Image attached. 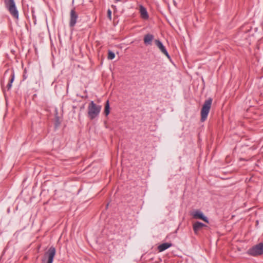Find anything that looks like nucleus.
<instances>
[{"instance_id":"f8f14e48","label":"nucleus","mask_w":263,"mask_h":263,"mask_svg":"<svg viewBox=\"0 0 263 263\" xmlns=\"http://www.w3.org/2000/svg\"><path fill=\"white\" fill-rule=\"evenodd\" d=\"M154 36L152 34H148L145 35L144 38V42L145 44H151Z\"/></svg>"},{"instance_id":"f03ea898","label":"nucleus","mask_w":263,"mask_h":263,"mask_svg":"<svg viewBox=\"0 0 263 263\" xmlns=\"http://www.w3.org/2000/svg\"><path fill=\"white\" fill-rule=\"evenodd\" d=\"M212 99L209 98L205 100L201 110V121L204 122L207 118L211 107Z\"/></svg>"},{"instance_id":"4468645a","label":"nucleus","mask_w":263,"mask_h":263,"mask_svg":"<svg viewBox=\"0 0 263 263\" xmlns=\"http://www.w3.org/2000/svg\"><path fill=\"white\" fill-rule=\"evenodd\" d=\"M14 79V76L12 75V76L10 80V82H9V83L8 84V85L7 86V88L8 90H9L11 88L12 83H13Z\"/></svg>"},{"instance_id":"39448f33","label":"nucleus","mask_w":263,"mask_h":263,"mask_svg":"<svg viewBox=\"0 0 263 263\" xmlns=\"http://www.w3.org/2000/svg\"><path fill=\"white\" fill-rule=\"evenodd\" d=\"M248 254L252 256H258L263 254V243H260L248 251Z\"/></svg>"},{"instance_id":"ddd939ff","label":"nucleus","mask_w":263,"mask_h":263,"mask_svg":"<svg viewBox=\"0 0 263 263\" xmlns=\"http://www.w3.org/2000/svg\"><path fill=\"white\" fill-rule=\"evenodd\" d=\"M104 112L106 116H108L110 112V107H109V101H107L105 106V110Z\"/></svg>"},{"instance_id":"1a4fd4ad","label":"nucleus","mask_w":263,"mask_h":263,"mask_svg":"<svg viewBox=\"0 0 263 263\" xmlns=\"http://www.w3.org/2000/svg\"><path fill=\"white\" fill-rule=\"evenodd\" d=\"M205 226V224L200 222H196L193 224V230L194 232L197 234L203 227Z\"/></svg>"},{"instance_id":"9d476101","label":"nucleus","mask_w":263,"mask_h":263,"mask_svg":"<svg viewBox=\"0 0 263 263\" xmlns=\"http://www.w3.org/2000/svg\"><path fill=\"white\" fill-rule=\"evenodd\" d=\"M140 13L142 18L146 20L148 18V15L146 9L142 5L140 6Z\"/></svg>"},{"instance_id":"2eb2a0df","label":"nucleus","mask_w":263,"mask_h":263,"mask_svg":"<svg viewBox=\"0 0 263 263\" xmlns=\"http://www.w3.org/2000/svg\"><path fill=\"white\" fill-rule=\"evenodd\" d=\"M115 53L111 51H109L108 54V59L109 60H112L115 58Z\"/></svg>"},{"instance_id":"9b49d317","label":"nucleus","mask_w":263,"mask_h":263,"mask_svg":"<svg viewBox=\"0 0 263 263\" xmlns=\"http://www.w3.org/2000/svg\"><path fill=\"white\" fill-rule=\"evenodd\" d=\"M172 244L170 243H164L159 245L158 249L159 252H162L170 248Z\"/></svg>"},{"instance_id":"0eeeda50","label":"nucleus","mask_w":263,"mask_h":263,"mask_svg":"<svg viewBox=\"0 0 263 263\" xmlns=\"http://www.w3.org/2000/svg\"><path fill=\"white\" fill-rule=\"evenodd\" d=\"M155 43L157 47L159 48V49L161 51V52L164 53L168 58H170V55L167 52L166 49L164 46L163 45L162 43L159 41V40H156Z\"/></svg>"},{"instance_id":"a211bd4d","label":"nucleus","mask_w":263,"mask_h":263,"mask_svg":"<svg viewBox=\"0 0 263 263\" xmlns=\"http://www.w3.org/2000/svg\"><path fill=\"white\" fill-rule=\"evenodd\" d=\"M116 2H119L120 0H115Z\"/></svg>"},{"instance_id":"f257e3e1","label":"nucleus","mask_w":263,"mask_h":263,"mask_svg":"<svg viewBox=\"0 0 263 263\" xmlns=\"http://www.w3.org/2000/svg\"><path fill=\"white\" fill-rule=\"evenodd\" d=\"M102 107L96 104L93 101H91L88 106V116L90 120H93L98 116Z\"/></svg>"},{"instance_id":"20e7f679","label":"nucleus","mask_w":263,"mask_h":263,"mask_svg":"<svg viewBox=\"0 0 263 263\" xmlns=\"http://www.w3.org/2000/svg\"><path fill=\"white\" fill-rule=\"evenodd\" d=\"M5 4L10 14L15 18H18V12L14 0H5Z\"/></svg>"},{"instance_id":"7ed1b4c3","label":"nucleus","mask_w":263,"mask_h":263,"mask_svg":"<svg viewBox=\"0 0 263 263\" xmlns=\"http://www.w3.org/2000/svg\"><path fill=\"white\" fill-rule=\"evenodd\" d=\"M55 252V249L54 247H50L45 253L42 259V263H52Z\"/></svg>"},{"instance_id":"423d86ee","label":"nucleus","mask_w":263,"mask_h":263,"mask_svg":"<svg viewBox=\"0 0 263 263\" xmlns=\"http://www.w3.org/2000/svg\"><path fill=\"white\" fill-rule=\"evenodd\" d=\"M193 216L194 218H195L196 219H202L204 221H205L207 223L209 222L208 218L206 217H205L203 215V213L201 211H195L193 214Z\"/></svg>"},{"instance_id":"6e6552de","label":"nucleus","mask_w":263,"mask_h":263,"mask_svg":"<svg viewBox=\"0 0 263 263\" xmlns=\"http://www.w3.org/2000/svg\"><path fill=\"white\" fill-rule=\"evenodd\" d=\"M77 18L78 15L76 12L73 10H71L70 21V26L71 27H73L76 24Z\"/></svg>"},{"instance_id":"f3484780","label":"nucleus","mask_w":263,"mask_h":263,"mask_svg":"<svg viewBox=\"0 0 263 263\" xmlns=\"http://www.w3.org/2000/svg\"><path fill=\"white\" fill-rule=\"evenodd\" d=\"M173 3H174V5L176 6V2L175 1H174Z\"/></svg>"},{"instance_id":"dca6fc26","label":"nucleus","mask_w":263,"mask_h":263,"mask_svg":"<svg viewBox=\"0 0 263 263\" xmlns=\"http://www.w3.org/2000/svg\"><path fill=\"white\" fill-rule=\"evenodd\" d=\"M107 16L110 20H111V11L110 9L107 10Z\"/></svg>"}]
</instances>
